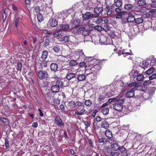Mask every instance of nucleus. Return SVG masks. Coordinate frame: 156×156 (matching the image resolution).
<instances>
[{"instance_id": "f257e3e1", "label": "nucleus", "mask_w": 156, "mask_h": 156, "mask_svg": "<svg viewBox=\"0 0 156 156\" xmlns=\"http://www.w3.org/2000/svg\"><path fill=\"white\" fill-rule=\"evenodd\" d=\"M114 94V92L113 91L108 92L105 91L100 92L98 96V101L99 103H102L105 101L107 98L112 96Z\"/></svg>"}, {"instance_id": "f03ea898", "label": "nucleus", "mask_w": 156, "mask_h": 156, "mask_svg": "<svg viewBox=\"0 0 156 156\" xmlns=\"http://www.w3.org/2000/svg\"><path fill=\"white\" fill-rule=\"evenodd\" d=\"M125 100L122 97H120L118 99L115 101V102L113 104V108L115 110L118 112L122 111L123 108V103Z\"/></svg>"}, {"instance_id": "7ed1b4c3", "label": "nucleus", "mask_w": 156, "mask_h": 156, "mask_svg": "<svg viewBox=\"0 0 156 156\" xmlns=\"http://www.w3.org/2000/svg\"><path fill=\"white\" fill-rule=\"evenodd\" d=\"M128 86H133V87L130 89H128L126 94V97L127 98H132L134 96V88L139 86V83H137L135 82H133L129 83Z\"/></svg>"}, {"instance_id": "20e7f679", "label": "nucleus", "mask_w": 156, "mask_h": 156, "mask_svg": "<svg viewBox=\"0 0 156 156\" xmlns=\"http://www.w3.org/2000/svg\"><path fill=\"white\" fill-rule=\"evenodd\" d=\"M77 31L86 36L89 35L91 33V31L89 29L84 27H80L77 29Z\"/></svg>"}, {"instance_id": "39448f33", "label": "nucleus", "mask_w": 156, "mask_h": 156, "mask_svg": "<svg viewBox=\"0 0 156 156\" xmlns=\"http://www.w3.org/2000/svg\"><path fill=\"white\" fill-rule=\"evenodd\" d=\"M37 75L38 78L41 80L47 78L48 75L46 70L41 71L39 70L37 72Z\"/></svg>"}, {"instance_id": "423d86ee", "label": "nucleus", "mask_w": 156, "mask_h": 156, "mask_svg": "<svg viewBox=\"0 0 156 156\" xmlns=\"http://www.w3.org/2000/svg\"><path fill=\"white\" fill-rule=\"evenodd\" d=\"M58 41L61 42L64 44H67V43L69 41V37L62 34L60 35V37H58Z\"/></svg>"}, {"instance_id": "0eeeda50", "label": "nucleus", "mask_w": 156, "mask_h": 156, "mask_svg": "<svg viewBox=\"0 0 156 156\" xmlns=\"http://www.w3.org/2000/svg\"><path fill=\"white\" fill-rule=\"evenodd\" d=\"M103 11V5H101V6H97L96 8H95L94 10V13H95L94 17L95 18L99 16L100 14Z\"/></svg>"}, {"instance_id": "6e6552de", "label": "nucleus", "mask_w": 156, "mask_h": 156, "mask_svg": "<svg viewBox=\"0 0 156 156\" xmlns=\"http://www.w3.org/2000/svg\"><path fill=\"white\" fill-rule=\"evenodd\" d=\"M94 16V14H91L90 12H87L85 14H82V20L83 21H85L90 18H95Z\"/></svg>"}, {"instance_id": "1a4fd4ad", "label": "nucleus", "mask_w": 156, "mask_h": 156, "mask_svg": "<svg viewBox=\"0 0 156 156\" xmlns=\"http://www.w3.org/2000/svg\"><path fill=\"white\" fill-rule=\"evenodd\" d=\"M115 11L117 15L116 16V19L121 18L126 12L125 11L119 8H117L115 9Z\"/></svg>"}, {"instance_id": "9d476101", "label": "nucleus", "mask_w": 156, "mask_h": 156, "mask_svg": "<svg viewBox=\"0 0 156 156\" xmlns=\"http://www.w3.org/2000/svg\"><path fill=\"white\" fill-rule=\"evenodd\" d=\"M55 121L56 124L58 126H64V122L61 119V117L58 115H56L55 118Z\"/></svg>"}, {"instance_id": "9b49d317", "label": "nucleus", "mask_w": 156, "mask_h": 156, "mask_svg": "<svg viewBox=\"0 0 156 156\" xmlns=\"http://www.w3.org/2000/svg\"><path fill=\"white\" fill-rule=\"evenodd\" d=\"M105 135L106 137L109 139L111 141L115 142V139L112 137V133L110 130L107 129L105 132Z\"/></svg>"}, {"instance_id": "f8f14e48", "label": "nucleus", "mask_w": 156, "mask_h": 156, "mask_svg": "<svg viewBox=\"0 0 156 156\" xmlns=\"http://www.w3.org/2000/svg\"><path fill=\"white\" fill-rule=\"evenodd\" d=\"M113 6H107L104 9V11L106 12V13L108 16H110L112 13L114 12V10L113 9Z\"/></svg>"}, {"instance_id": "ddd939ff", "label": "nucleus", "mask_w": 156, "mask_h": 156, "mask_svg": "<svg viewBox=\"0 0 156 156\" xmlns=\"http://www.w3.org/2000/svg\"><path fill=\"white\" fill-rule=\"evenodd\" d=\"M59 26L61 28L60 30L63 31H68L69 27V24L66 23H62L60 24Z\"/></svg>"}, {"instance_id": "4468645a", "label": "nucleus", "mask_w": 156, "mask_h": 156, "mask_svg": "<svg viewBox=\"0 0 156 156\" xmlns=\"http://www.w3.org/2000/svg\"><path fill=\"white\" fill-rule=\"evenodd\" d=\"M53 98L52 94L49 92L46 93L45 95V99L50 105L51 102H52V101Z\"/></svg>"}, {"instance_id": "2eb2a0df", "label": "nucleus", "mask_w": 156, "mask_h": 156, "mask_svg": "<svg viewBox=\"0 0 156 156\" xmlns=\"http://www.w3.org/2000/svg\"><path fill=\"white\" fill-rule=\"evenodd\" d=\"M87 114V111L84 108V107L81 109L79 111H77L75 113V115L78 116Z\"/></svg>"}, {"instance_id": "dca6fc26", "label": "nucleus", "mask_w": 156, "mask_h": 156, "mask_svg": "<svg viewBox=\"0 0 156 156\" xmlns=\"http://www.w3.org/2000/svg\"><path fill=\"white\" fill-rule=\"evenodd\" d=\"M135 17L131 13L129 12L128 14V16L127 19L128 23H133L135 21Z\"/></svg>"}, {"instance_id": "f3484780", "label": "nucleus", "mask_w": 156, "mask_h": 156, "mask_svg": "<svg viewBox=\"0 0 156 156\" xmlns=\"http://www.w3.org/2000/svg\"><path fill=\"white\" fill-rule=\"evenodd\" d=\"M84 107L83 103L77 101L76 102V106L75 107V109L76 111H79L81 109L83 108V107Z\"/></svg>"}, {"instance_id": "a211bd4d", "label": "nucleus", "mask_w": 156, "mask_h": 156, "mask_svg": "<svg viewBox=\"0 0 156 156\" xmlns=\"http://www.w3.org/2000/svg\"><path fill=\"white\" fill-rule=\"evenodd\" d=\"M116 142L115 140V142H113V144H112V141H111L110 143L111 144V146L113 150L115 151H117L120 149L121 146H119L118 144L116 143Z\"/></svg>"}, {"instance_id": "6ab92c4d", "label": "nucleus", "mask_w": 156, "mask_h": 156, "mask_svg": "<svg viewBox=\"0 0 156 156\" xmlns=\"http://www.w3.org/2000/svg\"><path fill=\"white\" fill-rule=\"evenodd\" d=\"M86 79V76L84 74H79L77 77V80H75V83L78 84L79 82L84 80Z\"/></svg>"}, {"instance_id": "aec40b11", "label": "nucleus", "mask_w": 156, "mask_h": 156, "mask_svg": "<svg viewBox=\"0 0 156 156\" xmlns=\"http://www.w3.org/2000/svg\"><path fill=\"white\" fill-rule=\"evenodd\" d=\"M76 74L68 72L66 76V78L68 80H70L76 77Z\"/></svg>"}, {"instance_id": "412c9836", "label": "nucleus", "mask_w": 156, "mask_h": 156, "mask_svg": "<svg viewBox=\"0 0 156 156\" xmlns=\"http://www.w3.org/2000/svg\"><path fill=\"white\" fill-rule=\"evenodd\" d=\"M47 34L50 35H52L53 34V37H60V35H61L62 34L61 32V31H60L59 30L58 31L56 32H55L53 34L52 32H47L46 34V35Z\"/></svg>"}, {"instance_id": "4be33fe9", "label": "nucleus", "mask_w": 156, "mask_h": 156, "mask_svg": "<svg viewBox=\"0 0 156 156\" xmlns=\"http://www.w3.org/2000/svg\"><path fill=\"white\" fill-rule=\"evenodd\" d=\"M119 150L122 156H127L128 154L127 153V150L123 146H121Z\"/></svg>"}, {"instance_id": "5701e85b", "label": "nucleus", "mask_w": 156, "mask_h": 156, "mask_svg": "<svg viewBox=\"0 0 156 156\" xmlns=\"http://www.w3.org/2000/svg\"><path fill=\"white\" fill-rule=\"evenodd\" d=\"M50 67L51 70L54 72H56L58 68L57 64L56 63H54L51 64Z\"/></svg>"}, {"instance_id": "b1692460", "label": "nucleus", "mask_w": 156, "mask_h": 156, "mask_svg": "<svg viewBox=\"0 0 156 156\" xmlns=\"http://www.w3.org/2000/svg\"><path fill=\"white\" fill-rule=\"evenodd\" d=\"M101 66L98 64H96L94 65L91 68V70L94 71L95 73H97L101 69Z\"/></svg>"}, {"instance_id": "393cba45", "label": "nucleus", "mask_w": 156, "mask_h": 156, "mask_svg": "<svg viewBox=\"0 0 156 156\" xmlns=\"http://www.w3.org/2000/svg\"><path fill=\"white\" fill-rule=\"evenodd\" d=\"M51 92L53 93H57L59 92V88L57 85L55 84L51 87Z\"/></svg>"}, {"instance_id": "a878e982", "label": "nucleus", "mask_w": 156, "mask_h": 156, "mask_svg": "<svg viewBox=\"0 0 156 156\" xmlns=\"http://www.w3.org/2000/svg\"><path fill=\"white\" fill-rule=\"evenodd\" d=\"M49 24L51 27H56L58 25V21L56 19H53L50 20Z\"/></svg>"}, {"instance_id": "bb28decb", "label": "nucleus", "mask_w": 156, "mask_h": 156, "mask_svg": "<svg viewBox=\"0 0 156 156\" xmlns=\"http://www.w3.org/2000/svg\"><path fill=\"white\" fill-rule=\"evenodd\" d=\"M1 121L4 125L6 126H9L10 127L9 120L8 119L2 117Z\"/></svg>"}, {"instance_id": "cd10ccee", "label": "nucleus", "mask_w": 156, "mask_h": 156, "mask_svg": "<svg viewBox=\"0 0 156 156\" xmlns=\"http://www.w3.org/2000/svg\"><path fill=\"white\" fill-rule=\"evenodd\" d=\"M48 53L47 51H43L41 56V58L42 60H46L48 57Z\"/></svg>"}, {"instance_id": "c85d7f7f", "label": "nucleus", "mask_w": 156, "mask_h": 156, "mask_svg": "<svg viewBox=\"0 0 156 156\" xmlns=\"http://www.w3.org/2000/svg\"><path fill=\"white\" fill-rule=\"evenodd\" d=\"M141 67L145 69V68H147L150 66V63L146 61H144L140 63Z\"/></svg>"}, {"instance_id": "c756f323", "label": "nucleus", "mask_w": 156, "mask_h": 156, "mask_svg": "<svg viewBox=\"0 0 156 156\" xmlns=\"http://www.w3.org/2000/svg\"><path fill=\"white\" fill-rule=\"evenodd\" d=\"M60 101L58 99H55L54 98L52 101V102H51L50 105H57L59 104Z\"/></svg>"}, {"instance_id": "7c9ffc66", "label": "nucleus", "mask_w": 156, "mask_h": 156, "mask_svg": "<svg viewBox=\"0 0 156 156\" xmlns=\"http://www.w3.org/2000/svg\"><path fill=\"white\" fill-rule=\"evenodd\" d=\"M135 20L134 22L137 24H140L142 23L144 21L142 17L135 18Z\"/></svg>"}, {"instance_id": "2f4dec72", "label": "nucleus", "mask_w": 156, "mask_h": 156, "mask_svg": "<svg viewBox=\"0 0 156 156\" xmlns=\"http://www.w3.org/2000/svg\"><path fill=\"white\" fill-rule=\"evenodd\" d=\"M102 39H103L104 41H102L103 40L102 38H100V41L101 42V43H102L104 44H109L110 43H108V41H109L110 40V39L108 38H107L106 37H102Z\"/></svg>"}, {"instance_id": "473e14b6", "label": "nucleus", "mask_w": 156, "mask_h": 156, "mask_svg": "<svg viewBox=\"0 0 156 156\" xmlns=\"http://www.w3.org/2000/svg\"><path fill=\"white\" fill-rule=\"evenodd\" d=\"M122 2L121 0H114V5L119 8L121 7L122 5Z\"/></svg>"}, {"instance_id": "72a5a7b5", "label": "nucleus", "mask_w": 156, "mask_h": 156, "mask_svg": "<svg viewBox=\"0 0 156 156\" xmlns=\"http://www.w3.org/2000/svg\"><path fill=\"white\" fill-rule=\"evenodd\" d=\"M52 50L55 53H57L60 51V46L58 44L56 45L53 46Z\"/></svg>"}, {"instance_id": "f704fd0d", "label": "nucleus", "mask_w": 156, "mask_h": 156, "mask_svg": "<svg viewBox=\"0 0 156 156\" xmlns=\"http://www.w3.org/2000/svg\"><path fill=\"white\" fill-rule=\"evenodd\" d=\"M98 142L99 143L102 144L101 145H105L106 144L107 141L105 138L101 137L98 139Z\"/></svg>"}, {"instance_id": "c9c22d12", "label": "nucleus", "mask_w": 156, "mask_h": 156, "mask_svg": "<svg viewBox=\"0 0 156 156\" xmlns=\"http://www.w3.org/2000/svg\"><path fill=\"white\" fill-rule=\"evenodd\" d=\"M101 125L102 127L106 129L108 127L109 124L107 121L104 120L102 122Z\"/></svg>"}, {"instance_id": "e433bc0d", "label": "nucleus", "mask_w": 156, "mask_h": 156, "mask_svg": "<svg viewBox=\"0 0 156 156\" xmlns=\"http://www.w3.org/2000/svg\"><path fill=\"white\" fill-rule=\"evenodd\" d=\"M55 84L57 85L59 87V88L62 87L64 86V84L63 82L61 80H56V81Z\"/></svg>"}, {"instance_id": "4c0bfd02", "label": "nucleus", "mask_w": 156, "mask_h": 156, "mask_svg": "<svg viewBox=\"0 0 156 156\" xmlns=\"http://www.w3.org/2000/svg\"><path fill=\"white\" fill-rule=\"evenodd\" d=\"M92 103V102L91 100H85L84 102V105L87 107H90Z\"/></svg>"}, {"instance_id": "58836bf2", "label": "nucleus", "mask_w": 156, "mask_h": 156, "mask_svg": "<svg viewBox=\"0 0 156 156\" xmlns=\"http://www.w3.org/2000/svg\"><path fill=\"white\" fill-rule=\"evenodd\" d=\"M78 64V62L76 60H70L69 63V66L70 67H73Z\"/></svg>"}, {"instance_id": "ea45409f", "label": "nucleus", "mask_w": 156, "mask_h": 156, "mask_svg": "<svg viewBox=\"0 0 156 156\" xmlns=\"http://www.w3.org/2000/svg\"><path fill=\"white\" fill-rule=\"evenodd\" d=\"M42 68L47 67V62L45 60H40L39 62Z\"/></svg>"}, {"instance_id": "a19ab883", "label": "nucleus", "mask_w": 156, "mask_h": 156, "mask_svg": "<svg viewBox=\"0 0 156 156\" xmlns=\"http://www.w3.org/2000/svg\"><path fill=\"white\" fill-rule=\"evenodd\" d=\"M138 74L139 72L138 71L132 70L130 74L133 78H135L136 77H137Z\"/></svg>"}, {"instance_id": "79ce46f5", "label": "nucleus", "mask_w": 156, "mask_h": 156, "mask_svg": "<svg viewBox=\"0 0 156 156\" xmlns=\"http://www.w3.org/2000/svg\"><path fill=\"white\" fill-rule=\"evenodd\" d=\"M144 78V77L143 74H138L136 78V80L137 81H141L143 80Z\"/></svg>"}, {"instance_id": "37998d69", "label": "nucleus", "mask_w": 156, "mask_h": 156, "mask_svg": "<svg viewBox=\"0 0 156 156\" xmlns=\"http://www.w3.org/2000/svg\"><path fill=\"white\" fill-rule=\"evenodd\" d=\"M79 68H83L86 69L87 66L86 63L84 62H80L79 63Z\"/></svg>"}, {"instance_id": "c03bdc74", "label": "nucleus", "mask_w": 156, "mask_h": 156, "mask_svg": "<svg viewBox=\"0 0 156 156\" xmlns=\"http://www.w3.org/2000/svg\"><path fill=\"white\" fill-rule=\"evenodd\" d=\"M154 69L153 67L149 68L148 70L146 71L145 73L148 75H150L154 71Z\"/></svg>"}, {"instance_id": "a18cd8bd", "label": "nucleus", "mask_w": 156, "mask_h": 156, "mask_svg": "<svg viewBox=\"0 0 156 156\" xmlns=\"http://www.w3.org/2000/svg\"><path fill=\"white\" fill-rule=\"evenodd\" d=\"M73 24L75 25V29H77L80 25V23L76 20H73Z\"/></svg>"}, {"instance_id": "49530a36", "label": "nucleus", "mask_w": 156, "mask_h": 156, "mask_svg": "<svg viewBox=\"0 0 156 156\" xmlns=\"http://www.w3.org/2000/svg\"><path fill=\"white\" fill-rule=\"evenodd\" d=\"M37 20L39 22H41L43 20V16L41 13H37Z\"/></svg>"}, {"instance_id": "de8ad7c7", "label": "nucleus", "mask_w": 156, "mask_h": 156, "mask_svg": "<svg viewBox=\"0 0 156 156\" xmlns=\"http://www.w3.org/2000/svg\"><path fill=\"white\" fill-rule=\"evenodd\" d=\"M109 110V109L108 108H104L101 110V112L103 115H106L108 114Z\"/></svg>"}, {"instance_id": "09e8293b", "label": "nucleus", "mask_w": 156, "mask_h": 156, "mask_svg": "<svg viewBox=\"0 0 156 156\" xmlns=\"http://www.w3.org/2000/svg\"><path fill=\"white\" fill-rule=\"evenodd\" d=\"M50 41L48 38L45 39V41L43 44V46L44 47L46 48L48 46L50 45Z\"/></svg>"}, {"instance_id": "8fccbe9b", "label": "nucleus", "mask_w": 156, "mask_h": 156, "mask_svg": "<svg viewBox=\"0 0 156 156\" xmlns=\"http://www.w3.org/2000/svg\"><path fill=\"white\" fill-rule=\"evenodd\" d=\"M77 54H78L80 56L78 58V59H79L80 57V56H85V55H84V53L83 51V50L81 49H79L78 50L76 51ZM79 59H78V60Z\"/></svg>"}, {"instance_id": "3c124183", "label": "nucleus", "mask_w": 156, "mask_h": 156, "mask_svg": "<svg viewBox=\"0 0 156 156\" xmlns=\"http://www.w3.org/2000/svg\"><path fill=\"white\" fill-rule=\"evenodd\" d=\"M133 6L130 4H126L124 7V9L127 10L132 9L133 8Z\"/></svg>"}, {"instance_id": "603ef678", "label": "nucleus", "mask_w": 156, "mask_h": 156, "mask_svg": "<svg viewBox=\"0 0 156 156\" xmlns=\"http://www.w3.org/2000/svg\"><path fill=\"white\" fill-rule=\"evenodd\" d=\"M138 4L139 6H144L146 4L144 0H139L138 1Z\"/></svg>"}, {"instance_id": "864d4df0", "label": "nucleus", "mask_w": 156, "mask_h": 156, "mask_svg": "<svg viewBox=\"0 0 156 156\" xmlns=\"http://www.w3.org/2000/svg\"><path fill=\"white\" fill-rule=\"evenodd\" d=\"M69 105L70 107L73 108L76 106V103L74 101H71L69 102Z\"/></svg>"}, {"instance_id": "5fc2aeb1", "label": "nucleus", "mask_w": 156, "mask_h": 156, "mask_svg": "<svg viewBox=\"0 0 156 156\" xmlns=\"http://www.w3.org/2000/svg\"><path fill=\"white\" fill-rule=\"evenodd\" d=\"M110 154L111 156H119L120 155V153L118 152H114L112 151L110 152Z\"/></svg>"}, {"instance_id": "6e6d98bb", "label": "nucleus", "mask_w": 156, "mask_h": 156, "mask_svg": "<svg viewBox=\"0 0 156 156\" xmlns=\"http://www.w3.org/2000/svg\"><path fill=\"white\" fill-rule=\"evenodd\" d=\"M33 9L37 13H40L41 11V9L39 6H36L33 7Z\"/></svg>"}, {"instance_id": "4d7b16f0", "label": "nucleus", "mask_w": 156, "mask_h": 156, "mask_svg": "<svg viewBox=\"0 0 156 156\" xmlns=\"http://www.w3.org/2000/svg\"><path fill=\"white\" fill-rule=\"evenodd\" d=\"M118 99V98H109L108 99L107 102H108L109 103H110L112 102H113L114 103L115 102V101H116V100H117Z\"/></svg>"}, {"instance_id": "13d9d810", "label": "nucleus", "mask_w": 156, "mask_h": 156, "mask_svg": "<svg viewBox=\"0 0 156 156\" xmlns=\"http://www.w3.org/2000/svg\"><path fill=\"white\" fill-rule=\"evenodd\" d=\"M5 148L6 149H8L9 148V141L7 139H5Z\"/></svg>"}, {"instance_id": "bf43d9fd", "label": "nucleus", "mask_w": 156, "mask_h": 156, "mask_svg": "<svg viewBox=\"0 0 156 156\" xmlns=\"http://www.w3.org/2000/svg\"><path fill=\"white\" fill-rule=\"evenodd\" d=\"M149 11L151 13V14L153 17H156L155 16V15L156 14V13L155 12H156L155 9H151Z\"/></svg>"}, {"instance_id": "052dcab7", "label": "nucleus", "mask_w": 156, "mask_h": 156, "mask_svg": "<svg viewBox=\"0 0 156 156\" xmlns=\"http://www.w3.org/2000/svg\"><path fill=\"white\" fill-rule=\"evenodd\" d=\"M94 29L95 30H98L99 31H100L103 30V27H102L101 26H95L94 27Z\"/></svg>"}, {"instance_id": "680f3d73", "label": "nucleus", "mask_w": 156, "mask_h": 156, "mask_svg": "<svg viewBox=\"0 0 156 156\" xmlns=\"http://www.w3.org/2000/svg\"><path fill=\"white\" fill-rule=\"evenodd\" d=\"M22 63L20 62H18L17 63V70L21 71L22 70Z\"/></svg>"}, {"instance_id": "e2e57ef3", "label": "nucleus", "mask_w": 156, "mask_h": 156, "mask_svg": "<svg viewBox=\"0 0 156 156\" xmlns=\"http://www.w3.org/2000/svg\"><path fill=\"white\" fill-rule=\"evenodd\" d=\"M110 27L107 24L105 25L104 26V27H103V30H105V31L109 30H110Z\"/></svg>"}, {"instance_id": "0e129e2a", "label": "nucleus", "mask_w": 156, "mask_h": 156, "mask_svg": "<svg viewBox=\"0 0 156 156\" xmlns=\"http://www.w3.org/2000/svg\"><path fill=\"white\" fill-rule=\"evenodd\" d=\"M151 3L150 4L151 7H154L156 6V0H150Z\"/></svg>"}, {"instance_id": "69168bd1", "label": "nucleus", "mask_w": 156, "mask_h": 156, "mask_svg": "<svg viewBox=\"0 0 156 156\" xmlns=\"http://www.w3.org/2000/svg\"><path fill=\"white\" fill-rule=\"evenodd\" d=\"M5 9H4L3 12L2 13V19L3 21V22L5 21V19L6 18V14L5 13Z\"/></svg>"}, {"instance_id": "338daca9", "label": "nucleus", "mask_w": 156, "mask_h": 156, "mask_svg": "<svg viewBox=\"0 0 156 156\" xmlns=\"http://www.w3.org/2000/svg\"><path fill=\"white\" fill-rule=\"evenodd\" d=\"M57 58V62H61L63 61L62 57L61 55L58 56Z\"/></svg>"}, {"instance_id": "774afa93", "label": "nucleus", "mask_w": 156, "mask_h": 156, "mask_svg": "<svg viewBox=\"0 0 156 156\" xmlns=\"http://www.w3.org/2000/svg\"><path fill=\"white\" fill-rule=\"evenodd\" d=\"M155 78H156V73H154L149 76V79L151 80L155 79Z\"/></svg>"}]
</instances>
